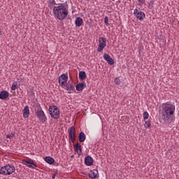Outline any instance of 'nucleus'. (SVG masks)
<instances>
[{"label":"nucleus","instance_id":"1","mask_svg":"<svg viewBox=\"0 0 179 179\" xmlns=\"http://www.w3.org/2000/svg\"><path fill=\"white\" fill-rule=\"evenodd\" d=\"M174 113H176V105L173 103H165L161 116V121L162 122H171Z\"/></svg>","mask_w":179,"mask_h":179},{"label":"nucleus","instance_id":"2","mask_svg":"<svg viewBox=\"0 0 179 179\" xmlns=\"http://www.w3.org/2000/svg\"><path fill=\"white\" fill-rule=\"evenodd\" d=\"M69 11L64 3L58 4L53 7V15L57 20H65L68 17Z\"/></svg>","mask_w":179,"mask_h":179},{"label":"nucleus","instance_id":"3","mask_svg":"<svg viewBox=\"0 0 179 179\" xmlns=\"http://www.w3.org/2000/svg\"><path fill=\"white\" fill-rule=\"evenodd\" d=\"M15 166L13 165L8 164L4 166H2L0 169V174H3L4 176H10L13 173H15Z\"/></svg>","mask_w":179,"mask_h":179},{"label":"nucleus","instance_id":"4","mask_svg":"<svg viewBox=\"0 0 179 179\" xmlns=\"http://www.w3.org/2000/svg\"><path fill=\"white\" fill-rule=\"evenodd\" d=\"M49 113L52 118H54L55 120H58V118H59V109L57 106H50Z\"/></svg>","mask_w":179,"mask_h":179},{"label":"nucleus","instance_id":"5","mask_svg":"<svg viewBox=\"0 0 179 179\" xmlns=\"http://www.w3.org/2000/svg\"><path fill=\"white\" fill-rule=\"evenodd\" d=\"M36 117L42 124L47 121V116L41 108L36 111Z\"/></svg>","mask_w":179,"mask_h":179},{"label":"nucleus","instance_id":"6","mask_svg":"<svg viewBox=\"0 0 179 179\" xmlns=\"http://www.w3.org/2000/svg\"><path fill=\"white\" fill-rule=\"evenodd\" d=\"M99 44L97 48V52H101V51H103L107 46V39L104 37L99 38Z\"/></svg>","mask_w":179,"mask_h":179},{"label":"nucleus","instance_id":"7","mask_svg":"<svg viewBox=\"0 0 179 179\" xmlns=\"http://www.w3.org/2000/svg\"><path fill=\"white\" fill-rule=\"evenodd\" d=\"M69 136L71 140V142H75V138H76V130L75 129V127H71L69 130Z\"/></svg>","mask_w":179,"mask_h":179},{"label":"nucleus","instance_id":"8","mask_svg":"<svg viewBox=\"0 0 179 179\" xmlns=\"http://www.w3.org/2000/svg\"><path fill=\"white\" fill-rule=\"evenodd\" d=\"M134 16H136V19L141 21L143 20V19H145L146 16V15H145V13L142 11L139 12L137 8L134 9Z\"/></svg>","mask_w":179,"mask_h":179},{"label":"nucleus","instance_id":"9","mask_svg":"<svg viewBox=\"0 0 179 179\" xmlns=\"http://www.w3.org/2000/svg\"><path fill=\"white\" fill-rule=\"evenodd\" d=\"M68 82V75L63 73L59 77V85L61 86H65V84Z\"/></svg>","mask_w":179,"mask_h":179},{"label":"nucleus","instance_id":"10","mask_svg":"<svg viewBox=\"0 0 179 179\" xmlns=\"http://www.w3.org/2000/svg\"><path fill=\"white\" fill-rule=\"evenodd\" d=\"M22 164H24V166H27V167H30L31 169H36L37 167V165L34 163V161L29 162L26 159L22 160Z\"/></svg>","mask_w":179,"mask_h":179},{"label":"nucleus","instance_id":"11","mask_svg":"<svg viewBox=\"0 0 179 179\" xmlns=\"http://www.w3.org/2000/svg\"><path fill=\"white\" fill-rule=\"evenodd\" d=\"M98 177H99V171L97 169H93L90 171L89 173L90 178L95 179V178H98Z\"/></svg>","mask_w":179,"mask_h":179},{"label":"nucleus","instance_id":"12","mask_svg":"<svg viewBox=\"0 0 179 179\" xmlns=\"http://www.w3.org/2000/svg\"><path fill=\"white\" fill-rule=\"evenodd\" d=\"M103 59H105V61L108 62V65H114V59L111 58V56H110V55L104 54Z\"/></svg>","mask_w":179,"mask_h":179},{"label":"nucleus","instance_id":"13","mask_svg":"<svg viewBox=\"0 0 179 179\" xmlns=\"http://www.w3.org/2000/svg\"><path fill=\"white\" fill-rule=\"evenodd\" d=\"M29 115H30V109L29 106H26L23 110V117L24 118H29Z\"/></svg>","mask_w":179,"mask_h":179},{"label":"nucleus","instance_id":"14","mask_svg":"<svg viewBox=\"0 0 179 179\" xmlns=\"http://www.w3.org/2000/svg\"><path fill=\"white\" fill-rule=\"evenodd\" d=\"M85 87H86V84L83 83H79L76 86V89L78 92H82V90H83V89H85Z\"/></svg>","mask_w":179,"mask_h":179},{"label":"nucleus","instance_id":"15","mask_svg":"<svg viewBox=\"0 0 179 179\" xmlns=\"http://www.w3.org/2000/svg\"><path fill=\"white\" fill-rule=\"evenodd\" d=\"M66 90L69 92V93H72L73 90H75V87H73V84L72 83H66Z\"/></svg>","mask_w":179,"mask_h":179},{"label":"nucleus","instance_id":"16","mask_svg":"<svg viewBox=\"0 0 179 179\" xmlns=\"http://www.w3.org/2000/svg\"><path fill=\"white\" fill-rule=\"evenodd\" d=\"M85 163L86 166H92L93 165V158L90 156H87L85 159Z\"/></svg>","mask_w":179,"mask_h":179},{"label":"nucleus","instance_id":"17","mask_svg":"<svg viewBox=\"0 0 179 179\" xmlns=\"http://www.w3.org/2000/svg\"><path fill=\"white\" fill-rule=\"evenodd\" d=\"M9 97V92L8 91H1L0 92V99L1 100H5V99H8Z\"/></svg>","mask_w":179,"mask_h":179},{"label":"nucleus","instance_id":"18","mask_svg":"<svg viewBox=\"0 0 179 179\" xmlns=\"http://www.w3.org/2000/svg\"><path fill=\"white\" fill-rule=\"evenodd\" d=\"M78 139L80 142H85L86 141V135L83 132H80L78 135Z\"/></svg>","mask_w":179,"mask_h":179},{"label":"nucleus","instance_id":"19","mask_svg":"<svg viewBox=\"0 0 179 179\" xmlns=\"http://www.w3.org/2000/svg\"><path fill=\"white\" fill-rule=\"evenodd\" d=\"M82 24H83V20L81 17H77L76 19V26H77V27H80Z\"/></svg>","mask_w":179,"mask_h":179},{"label":"nucleus","instance_id":"20","mask_svg":"<svg viewBox=\"0 0 179 179\" xmlns=\"http://www.w3.org/2000/svg\"><path fill=\"white\" fill-rule=\"evenodd\" d=\"M45 161L46 162V163H48V164H52V163H54V162H55L54 158H52L51 157H46L45 158Z\"/></svg>","mask_w":179,"mask_h":179},{"label":"nucleus","instance_id":"21","mask_svg":"<svg viewBox=\"0 0 179 179\" xmlns=\"http://www.w3.org/2000/svg\"><path fill=\"white\" fill-rule=\"evenodd\" d=\"M76 150L78 152V155H80L82 153V146L79 143H77L76 145Z\"/></svg>","mask_w":179,"mask_h":179},{"label":"nucleus","instance_id":"22","mask_svg":"<svg viewBox=\"0 0 179 179\" xmlns=\"http://www.w3.org/2000/svg\"><path fill=\"white\" fill-rule=\"evenodd\" d=\"M86 72L85 71H80L79 72V78L81 80H85L86 79Z\"/></svg>","mask_w":179,"mask_h":179},{"label":"nucleus","instance_id":"23","mask_svg":"<svg viewBox=\"0 0 179 179\" xmlns=\"http://www.w3.org/2000/svg\"><path fill=\"white\" fill-rule=\"evenodd\" d=\"M143 120L146 121V120H148L149 118V113L148 112H144L143 114Z\"/></svg>","mask_w":179,"mask_h":179},{"label":"nucleus","instance_id":"24","mask_svg":"<svg viewBox=\"0 0 179 179\" xmlns=\"http://www.w3.org/2000/svg\"><path fill=\"white\" fill-rule=\"evenodd\" d=\"M144 127L145 128H150V122L145 121Z\"/></svg>","mask_w":179,"mask_h":179},{"label":"nucleus","instance_id":"25","mask_svg":"<svg viewBox=\"0 0 179 179\" xmlns=\"http://www.w3.org/2000/svg\"><path fill=\"white\" fill-rule=\"evenodd\" d=\"M15 136V134L11 133L10 134H7L6 138L7 139H13V138Z\"/></svg>","mask_w":179,"mask_h":179},{"label":"nucleus","instance_id":"26","mask_svg":"<svg viewBox=\"0 0 179 179\" xmlns=\"http://www.w3.org/2000/svg\"><path fill=\"white\" fill-rule=\"evenodd\" d=\"M104 23L106 24V26H108V17H105L104 18Z\"/></svg>","mask_w":179,"mask_h":179},{"label":"nucleus","instance_id":"27","mask_svg":"<svg viewBox=\"0 0 179 179\" xmlns=\"http://www.w3.org/2000/svg\"><path fill=\"white\" fill-rule=\"evenodd\" d=\"M17 87L16 84L13 83L11 86V90H16Z\"/></svg>","mask_w":179,"mask_h":179},{"label":"nucleus","instance_id":"28","mask_svg":"<svg viewBox=\"0 0 179 179\" xmlns=\"http://www.w3.org/2000/svg\"><path fill=\"white\" fill-rule=\"evenodd\" d=\"M115 83L118 86L119 85H120V79H118V78H115Z\"/></svg>","mask_w":179,"mask_h":179},{"label":"nucleus","instance_id":"29","mask_svg":"<svg viewBox=\"0 0 179 179\" xmlns=\"http://www.w3.org/2000/svg\"><path fill=\"white\" fill-rule=\"evenodd\" d=\"M49 2L51 3V5H57L55 0H49Z\"/></svg>","mask_w":179,"mask_h":179},{"label":"nucleus","instance_id":"30","mask_svg":"<svg viewBox=\"0 0 179 179\" xmlns=\"http://www.w3.org/2000/svg\"><path fill=\"white\" fill-rule=\"evenodd\" d=\"M140 3H143L145 2V0H138Z\"/></svg>","mask_w":179,"mask_h":179},{"label":"nucleus","instance_id":"31","mask_svg":"<svg viewBox=\"0 0 179 179\" xmlns=\"http://www.w3.org/2000/svg\"><path fill=\"white\" fill-rule=\"evenodd\" d=\"M52 179H55V174H53V175L52 176Z\"/></svg>","mask_w":179,"mask_h":179},{"label":"nucleus","instance_id":"32","mask_svg":"<svg viewBox=\"0 0 179 179\" xmlns=\"http://www.w3.org/2000/svg\"><path fill=\"white\" fill-rule=\"evenodd\" d=\"M112 1H115V0H112Z\"/></svg>","mask_w":179,"mask_h":179}]
</instances>
